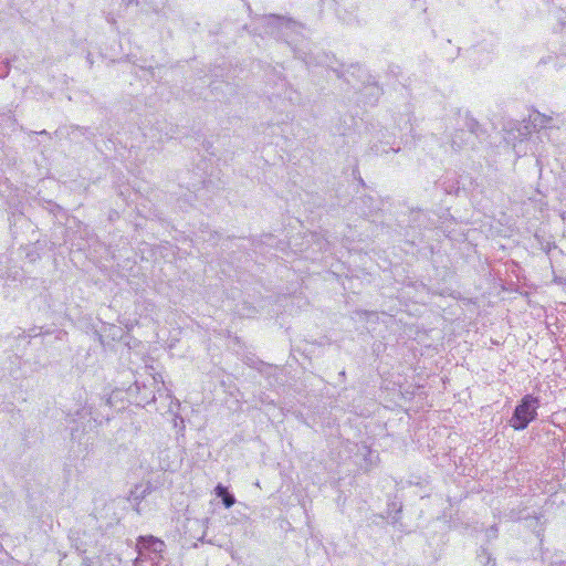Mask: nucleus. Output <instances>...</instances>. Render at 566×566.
I'll use <instances>...</instances> for the list:
<instances>
[{
    "label": "nucleus",
    "instance_id": "7ed1b4c3",
    "mask_svg": "<svg viewBox=\"0 0 566 566\" xmlns=\"http://www.w3.org/2000/svg\"><path fill=\"white\" fill-rule=\"evenodd\" d=\"M217 496L222 499V502L227 509L231 507L235 503V499L230 494L226 486L218 484L214 489Z\"/></svg>",
    "mask_w": 566,
    "mask_h": 566
},
{
    "label": "nucleus",
    "instance_id": "f257e3e1",
    "mask_svg": "<svg viewBox=\"0 0 566 566\" xmlns=\"http://www.w3.org/2000/svg\"><path fill=\"white\" fill-rule=\"evenodd\" d=\"M165 546V543L157 537L140 536L137 541L138 556L134 566H168L161 556Z\"/></svg>",
    "mask_w": 566,
    "mask_h": 566
},
{
    "label": "nucleus",
    "instance_id": "f03ea898",
    "mask_svg": "<svg viewBox=\"0 0 566 566\" xmlns=\"http://www.w3.org/2000/svg\"><path fill=\"white\" fill-rule=\"evenodd\" d=\"M538 407V398L532 395H525L515 407L514 413L510 419L511 427L515 430H524L528 423L536 418Z\"/></svg>",
    "mask_w": 566,
    "mask_h": 566
}]
</instances>
